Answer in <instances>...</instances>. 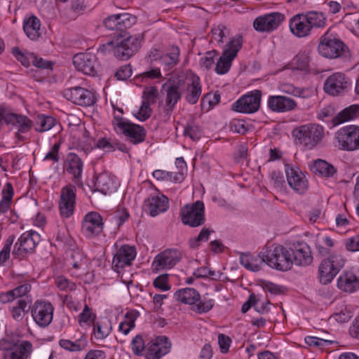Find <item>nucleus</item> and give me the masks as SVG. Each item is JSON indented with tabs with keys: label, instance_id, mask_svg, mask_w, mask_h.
Instances as JSON below:
<instances>
[{
	"label": "nucleus",
	"instance_id": "obj_2",
	"mask_svg": "<svg viewBox=\"0 0 359 359\" xmlns=\"http://www.w3.org/2000/svg\"><path fill=\"white\" fill-rule=\"evenodd\" d=\"M259 257L269 266L278 271H287L292 266L290 248L282 245L265 246L259 252Z\"/></svg>",
	"mask_w": 359,
	"mask_h": 359
},
{
	"label": "nucleus",
	"instance_id": "obj_42",
	"mask_svg": "<svg viewBox=\"0 0 359 359\" xmlns=\"http://www.w3.org/2000/svg\"><path fill=\"white\" fill-rule=\"evenodd\" d=\"M96 147L99 149H106L107 151L118 149L123 152H128V149L124 144L106 138L100 139L97 142Z\"/></svg>",
	"mask_w": 359,
	"mask_h": 359
},
{
	"label": "nucleus",
	"instance_id": "obj_26",
	"mask_svg": "<svg viewBox=\"0 0 359 359\" xmlns=\"http://www.w3.org/2000/svg\"><path fill=\"white\" fill-rule=\"evenodd\" d=\"M136 257V250L133 246L123 245L115 254L112 266L116 270L123 269L126 266H130L132 261Z\"/></svg>",
	"mask_w": 359,
	"mask_h": 359
},
{
	"label": "nucleus",
	"instance_id": "obj_13",
	"mask_svg": "<svg viewBox=\"0 0 359 359\" xmlns=\"http://www.w3.org/2000/svg\"><path fill=\"white\" fill-rule=\"evenodd\" d=\"M349 79L342 73H334L327 78L324 90L332 96L344 95L351 88Z\"/></svg>",
	"mask_w": 359,
	"mask_h": 359
},
{
	"label": "nucleus",
	"instance_id": "obj_30",
	"mask_svg": "<svg viewBox=\"0 0 359 359\" xmlns=\"http://www.w3.org/2000/svg\"><path fill=\"white\" fill-rule=\"evenodd\" d=\"M303 14H298L291 18L290 29L291 32L297 37H306L311 34V26L306 22Z\"/></svg>",
	"mask_w": 359,
	"mask_h": 359
},
{
	"label": "nucleus",
	"instance_id": "obj_12",
	"mask_svg": "<svg viewBox=\"0 0 359 359\" xmlns=\"http://www.w3.org/2000/svg\"><path fill=\"white\" fill-rule=\"evenodd\" d=\"M40 241L41 236L37 232L26 231L20 236L15 243L13 255L17 257H24L28 253H33Z\"/></svg>",
	"mask_w": 359,
	"mask_h": 359
},
{
	"label": "nucleus",
	"instance_id": "obj_43",
	"mask_svg": "<svg viewBox=\"0 0 359 359\" xmlns=\"http://www.w3.org/2000/svg\"><path fill=\"white\" fill-rule=\"evenodd\" d=\"M60 346L69 351H79L83 350L87 345L86 340L79 339L75 341H72L68 339H60L59 341Z\"/></svg>",
	"mask_w": 359,
	"mask_h": 359
},
{
	"label": "nucleus",
	"instance_id": "obj_54",
	"mask_svg": "<svg viewBox=\"0 0 359 359\" xmlns=\"http://www.w3.org/2000/svg\"><path fill=\"white\" fill-rule=\"evenodd\" d=\"M131 346L134 354L137 356L141 355L142 351L147 349V346L140 335H137L133 339Z\"/></svg>",
	"mask_w": 359,
	"mask_h": 359
},
{
	"label": "nucleus",
	"instance_id": "obj_47",
	"mask_svg": "<svg viewBox=\"0 0 359 359\" xmlns=\"http://www.w3.org/2000/svg\"><path fill=\"white\" fill-rule=\"evenodd\" d=\"M27 305V302L25 299H20L18 301L17 306H13L11 309L13 319L18 321L22 319L24 313L26 312Z\"/></svg>",
	"mask_w": 359,
	"mask_h": 359
},
{
	"label": "nucleus",
	"instance_id": "obj_17",
	"mask_svg": "<svg viewBox=\"0 0 359 359\" xmlns=\"http://www.w3.org/2000/svg\"><path fill=\"white\" fill-rule=\"evenodd\" d=\"M284 20V14L279 12L270 13L256 18L253 27L259 32H271L276 29Z\"/></svg>",
	"mask_w": 359,
	"mask_h": 359
},
{
	"label": "nucleus",
	"instance_id": "obj_59",
	"mask_svg": "<svg viewBox=\"0 0 359 359\" xmlns=\"http://www.w3.org/2000/svg\"><path fill=\"white\" fill-rule=\"evenodd\" d=\"M132 67L129 65L121 66L115 73V77L119 81H125L132 75Z\"/></svg>",
	"mask_w": 359,
	"mask_h": 359
},
{
	"label": "nucleus",
	"instance_id": "obj_8",
	"mask_svg": "<svg viewBox=\"0 0 359 359\" xmlns=\"http://www.w3.org/2000/svg\"><path fill=\"white\" fill-rule=\"evenodd\" d=\"M243 39L241 36L233 38L223 50L222 56L219 58L216 66L215 72L218 74L227 73L231 66L233 60L236 57L238 52L241 48Z\"/></svg>",
	"mask_w": 359,
	"mask_h": 359
},
{
	"label": "nucleus",
	"instance_id": "obj_29",
	"mask_svg": "<svg viewBox=\"0 0 359 359\" xmlns=\"http://www.w3.org/2000/svg\"><path fill=\"white\" fill-rule=\"evenodd\" d=\"M337 287L344 292H354L359 289V276L351 271H344L338 278Z\"/></svg>",
	"mask_w": 359,
	"mask_h": 359
},
{
	"label": "nucleus",
	"instance_id": "obj_23",
	"mask_svg": "<svg viewBox=\"0 0 359 359\" xmlns=\"http://www.w3.org/2000/svg\"><path fill=\"white\" fill-rule=\"evenodd\" d=\"M170 348V344L166 337L160 336L151 340L147 345V359H160L168 353Z\"/></svg>",
	"mask_w": 359,
	"mask_h": 359
},
{
	"label": "nucleus",
	"instance_id": "obj_3",
	"mask_svg": "<svg viewBox=\"0 0 359 359\" xmlns=\"http://www.w3.org/2000/svg\"><path fill=\"white\" fill-rule=\"evenodd\" d=\"M318 50L322 56L330 59L341 58L347 61L351 56L348 47L343 41L328 32L322 36Z\"/></svg>",
	"mask_w": 359,
	"mask_h": 359
},
{
	"label": "nucleus",
	"instance_id": "obj_22",
	"mask_svg": "<svg viewBox=\"0 0 359 359\" xmlns=\"http://www.w3.org/2000/svg\"><path fill=\"white\" fill-rule=\"evenodd\" d=\"M76 187L68 185L62 189L59 203L60 212L62 217H69L74 212Z\"/></svg>",
	"mask_w": 359,
	"mask_h": 359
},
{
	"label": "nucleus",
	"instance_id": "obj_35",
	"mask_svg": "<svg viewBox=\"0 0 359 359\" xmlns=\"http://www.w3.org/2000/svg\"><path fill=\"white\" fill-rule=\"evenodd\" d=\"M65 169L74 176V182L77 183L81 177L83 162L78 155L70 153L67 158Z\"/></svg>",
	"mask_w": 359,
	"mask_h": 359
},
{
	"label": "nucleus",
	"instance_id": "obj_41",
	"mask_svg": "<svg viewBox=\"0 0 359 359\" xmlns=\"http://www.w3.org/2000/svg\"><path fill=\"white\" fill-rule=\"evenodd\" d=\"M55 119L52 116L39 115L35 121V130L41 133L48 131L55 125Z\"/></svg>",
	"mask_w": 359,
	"mask_h": 359
},
{
	"label": "nucleus",
	"instance_id": "obj_39",
	"mask_svg": "<svg viewBox=\"0 0 359 359\" xmlns=\"http://www.w3.org/2000/svg\"><path fill=\"white\" fill-rule=\"evenodd\" d=\"M311 170L315 174L327 177L333 176L337 171L332 165L321 159L313 163Z\"/></svg>",
	"mask_w": 359,
	"mask_h": 359
},
{
	"label": "nucleus",
	"instance_id": "obj_6",
	"mask_svg": "<svg viewBox=\"0 0 359 359\" xmlns=\"http://www.w3.org/2000/svg\"><path fill=\"white\" fill-rule=\"evenodd\" d=\"M112 123L117 133L119 132L125 135L128 140L134 144L141 143L145 139L146 130L140 125L130 123L118 116H114Z\"/></svg>",
	"mask_w": 359,
	"mask_h": 359
},
{
	"label": "nucleus",
	"instance_id": "obj_37",
	"mask_svg": "<svg viewBox=\"0 0 359 359\" xmlns=\"http://www.w3.org/2000/svg\"><path fill=\"white\" fill-rule=\"evenodd\" d=\"M174 298L184 304L195 305L200 300V294L196 290L187 287L177 290L174 294Z\"/></svg>",
	"mask_w": 359,
	"mask_h": 359
},
{
	"label": "nucleus",
	"instance_id": "obj_16",
	"mask_svg": "<svg viewBox=\"0 0 359 359\" xmlns=\"http://www.w3.org/2000/svg\"><path fill=\"white\" fill-rule=\"evenodd\" d=\"M54 307L50 302L38 300L32 308V316L41 327H46L53 320Z\"/></svg>",
	"mask_w": 359,
	"mask_h": 359
},
{
	"label": "nucleus",
	"instance_id": "obj_9",
	"mask_svg": "<svg viewBox=\"0 0 359 359\" xmlns=\"http://www.w3.org/2000/svg\"><path fill=\"white\" fill-rule=\"evenodd\" d=\"M182 222L191 227L203 225L205 222L204 203L197 201L192 204H187L181 209Z\"/></svg>",
	"mask_w": 359,
	"mask_h": 359
},
{
	"label": "nucleus",
	"instance_id": "obj_62",
	"mask_svg": "<svg viewBox=\"0 0 359 359\" xmlns=\"http://www.w3.org/2000/svg\"><path fill=\"white\" fill-rule=\"evenodd\" d=\"M153 285L155 287L163 291H166L170 289V286L168 284L167 275L158 276L157 278L154 279Z\"/></svg>",
	"mask_w": 359,
	"mask_h": 359
},
{
	"label": "nucleus",
	"instance_id": "obj_7",
	"mask_svg": "<svg viewBox=\"0 0 359 359\" xmlns=\"http://www.w3.org/2000/svg\"><path fill=\"white\" fill-rule=\"evenodd\" d=\"M345 259L340 255H332L323 259L318 268L320 282L324 285L330 283L344 267Z\"/></svg>",
	"mask_w": 359,
	"mask_h": 359
},
{
	"label": "nucleus",
	"instance_id": "obj_55",
	"mask_svg": "<svg viewBox=\"0 0 359 359\" xmlns=\"http://www.w3.org/2000/svg\"><path fill=\"white\" fill-rule=\"evenodd\" d=\"M225 29V27L222 25L212 29L211 31V42L216 41L218 44H222L224 43V38L226 37Z\"/></svg>",
	"mask_w": 359,
	"mask_h": 359
},
{
	"label": "nucleus",
	"instance_id": "obj_5",
	"mask_svg": "<svg viewBox=\"0 0 359 359\" xmlns=\"http://www.w3.org/2000/svg\"><path fill=\"white\" fill-rule=\"evenodd\" d=\"M293 136L307 149H313L324 136V129L321 126L309 124L301 126L292 131Z\"/></svg>",
	"mask_w": 359,
	"mask_h": 359
},
{
	"label": "nucleus",
	"instance_id": "obj_28",
	"mask_svg": "<svg viewBox=\"0 0 359 359\" xmlns=\"http://www.w3.org/2000/svg\"><path fill=\"white\" fill-rule=\"evenodd\" d=\"M296 105L294 100L285 96H270L268 100V107L273 111H291L295 108Z\"/></svg>",
	"mask_w": 359,
	"mask_h": 359
},
{
	"label": "nucleus",
	"instance_id": "obj_52",
	"mask_svg": "<svg viewBox=\"0 0 359 359\" xmlns=\"http://www.w3.org/2000/svg\"><path fill=\"white\" fill-rule=\"evenodd\" d=\"M304 341L307 345L319 348H323V347L332 344V341L313 336H308L305 337Z\"/></svg>",
	"mask_w": 359,
	"mask_h": 359
},
{
	"label": "nucleus",
	"instance_id": "obj_19",
	"mask_svg": "<svg viewBox=\"0 0 359 359\" xmlns=\"http://www.w3.org/2000/svg\"><path fill=\"white\" fill-rule=\"evenodd\" d=\"M182 254L179 250L166 249L155 257L152 267L156 271L164 269H171L182 259Z\"/></svg>",
	"mask_w": 359,
	"mask_h": 359
},
{
	"label": "nucleus",
	"instance_id": "obj_61",
	"mask_svg": "<svg viewBox=\"0 0 359 359\" xmlns=\"http://www.w3.org/2000/svg\"><path fill=\"white\" fill-rule=\"evenodd\" d=\"M271 179L273 186L278 189H281L285 186L283 175L277 170H273L271 173Z\"/></svg>",
	"mask_w": 359,
	"mask_h": 359
},
{
	"label": "nucleus",
	"instance_id": "obj_32",
	"mask_svg": "<svg viewBox=\"0 0 359 359\" xmlns=\"http://www.w3.org/2000/svg\"><path fill=\"white\" fill-rule=\"evenodd\" d=\"M146 206L148 208L150 215L155 217L168 209V199L163 195L152 196L146 201Z\"/></svg>",
	"mask_w": 359,
	"mask_h": 359
},
{
	"label": "nucleus",
	"instance_id": "obj_57",
	"mask_svg": "<svg viewBox=\"0 0 359 359\" xmlns=\"http://www.w3.org/2000/svg\"><path fill=\"white\" fill-rule=\"evenodd\" d=\"M151 102L143 100L142 105L140 108L138 116L137 118L140 121H145L151 116V108L150 104Z\"/></svg>",
	"mask_w": 359,
	"mask_h": 359
},
{
	"label": "nucleus",
	"instance_id": "obj_48",
	"mask_svg": "<svg viewBox=\"0 0 359 359\" xmlns=\"http://www.w3.org/2000/svg\"><path fill=\"white\" fill-rule=\"evenodd\" d=\"M210 234V231L208 229L203 228L197 237L189 240V247L192 249L197 248L200 245V242H206L208 241Z\"/></svg>",
	"mask_w": 359,
	"mask_h": 359
},
{
	"label": "nucleus",
	"instance_id": "obj_20",
	"mask_svg": "<svg viewBox=\"0 0 359 359\" xmlns=\"http://www.w3.org/2000/svg\"><path fill=\"white\" fill-rule=\"evenodd\" d=\"M76 69L83 74L94 76L97 74L98 63L95 55L90 53H80L73 57Z\"/></svg>",
	"mask_w": 359,
	"mask_h": 359
},
{
	"label": "nucleus",
	"instance_id": "obj_49",
	"mask_svg": "<svg viewBox=\"0 0 359 359\" xmlns=\"http://www.w3.org/2000/svg\"><path fill=\"white\" fill-rule=\"evenodd\" d=\"M15 241L13 235L9 236L4 243L2 250L0 252V264H4L10 257L11 246Z\"/></svg>",
	"mask_w": 359,
	"mask_h": 359
},
{
	"label": "nucleus",
	"instance_id": "obj_18",
	"mask_svg": "<svg viewBox=\"0 0 359 359\" xmlns=\"http://www.w3.org/2000/svg\"><path fill=\"white\" fill-rule=\"evenodd\" d=\"M62 95L67 100L83 107H89L95 102L94 94L80 86L65 89L62 91Z\"/></svg>",
	"mask_w": 359,
	"mask_h": 359
},
{
	"label": "nucleus",
	"instance_id": "obj_44",
	"mask_svg": "<svg viewBox=\"0 0 359 359\" xmlns=\"http://www.w3.org/2000/svg\"><path fill=\"white\" fill-rule=\"evenodd\" d=\"M214 304V300L209 298L206 294L195 304L194 311L198 313H207L212 309Z\"/></svg>",
	"mask_w": 359,
	"mask_h": 359
},
{
	"label": "nucleus",
	"instance_id": "obj_33",
	"mask_svg": "<svg viewBox=\"0 0 359 359\" xmlns=\"http://www.w3.org/2000/svg\"><path fill=\"white\" fill-rule=\"evenodd\" d=\"M240 263L246 269L252 272H257L261 270L262 265L265 260L260 258L259 253L256 256L248 252H241L239 257Z\"/></svg>",
	"mask_w": 359,
	"mask_h": 359
},
{
	"label": "nucleus",
	"instance_id": "obj_24",
	"mask_svg": "<svg viewBox=\"0 0 359 359\" xmlns=\"http://www.w3.org/2000/svg\"><path fill=\"white\" fill-rule=\"evenodd\" d=\"M102 216L96 212L86 215L82 222V231L88 237L99 235L103 230Z\"/></svg>",
	"mask_w": 359,
	"mask_h": 359
},
{
	"label": "nucleus",
	"instance_id": "obj_63",
	"mask_svg": "<svg viewBox=\"0 0 359 359\" xmlns=\"http://www.w3.org/2000/svg\"><path fill=\"white\" fill-rule=\"evenodd\" d=\"M30 59L32 60V63L38 68L52 69V63L50 62L44 60L41 57H37L34 54L30 55Z\"/></svg>",
	"mask_w": 359,
	"mask_h": 359
},
{
	"label": "nucleus",
	"instance_id": "obj_21",
	"mask_svg": "<svg viewBox=\"0 0 359 359\" xmlns=\"http://www.w3.org/2000/svg\"><path fill=\"white\" fill-rule=\"evenodd\" d=\"M285 171L289 186L297 193L304 194L308 189V181L304 173L288 164L285 165Z\"/></svg>",
	"mask_w": 359,
	"mask_h": 359
},
{
	"label": "nucleus",
	"instance_id": "obj_60",
	"mask_svg": "<svg viewBox=\"0 0 359 359\" xmlns=\"http://www.w3.org/2000/svg\"><path fill=\"white\" fill-rule=\"evenodd\" d=\"M158 89L156 86H151L147 88L144 92L142 98L151 103H155L158 97Z\"/></svg>",
	"mask_w": 359,
	"mask_h": 359
},
{
	"label": "nucleus",
	"instance_id": "obj_56",
	"mask_svg": "<svg viewBox=\"0 0 359 359\" xmlns=\"http://www.w3.org/2000/svg\"><path fill=\"white\" fill-rule=\"evenodd\" d=\"M218 55V53L217 50H211L206 53L205 55L201 58L200 60V64L202 67H205V69H210L213 63H214V58Z\"/></svg>",
	"mask_w": 359,
	"mask_h": 359
},
{
	"label": "nucleus",
	"instance_id": "obj_50",
	"mask_svg": "<svg viewBox=\"0 0 359 359\" xmlns=\"http://www.w3.org/2000/svg\"><path fill=\"white\" fill-rule=\"evenodd\" d=\"M55 285L62 291H73L76 288V285L74 282L69 281L63 276H58L55 279Z\"/></svg>",
	"mask_w": 359,
	"mask_h": 359
},
{
	"label": "nucleus",
	"instance_id": "obj_31",
	"mask_svg": "<svg viewBox=\"0 0 359 359\" xmlns=\"http://www.w3.org/2000/svg\"><path fill=\"white\" fill-rule=\"evenodd\" d=\"M95 191L106 195L116 189L115 178L107 172L100 174L95 181Z\"/></svg>",
	"mask_w": 359,
	"mask_h": 359
},
{
	"label": "nucleus",
	"instance_id": "obj_58",
	"mask_svg": "<svg viewBox=\"0 0 359 359\" xmlns=\"http://www.w3.org/2000/svg\"><path fill=\"white\" fill-rule=\"evenodd\" d=\"M280 90L283 93L297 97H304V90L294 87L290 83H283L280 86Z\"/></svg>",
	"mask_w": 359,
	"mask_h": 359
},
{
	"label": "nucleus",
	"instance_id": "obj_51",
	"mask_svg": "<svg viewBox=\"0 0 359 359\" xmlns=\"http://www.w3.org/2000/svg\"><path fill=\"white\" fill-rule=\"evenodd\" d=\"M184 135L189 136L194 141H196L201 138L202 132L198 126L191 123L187 124L184 127Z\"/></svg>",
	"mask_w": 359,
	"mask_h": 359
},
{
	"label": "nucleus",
	"instance_id": "obj_10",
	"mask_svg": "<svg viewBox=\"0 0 359 359\" xmlns=\"http://www.w3.org/2000/svg\"><path fill=\"white\" fill-rule=\"evenodd\" d=\"M4 123L18 129L16 137L20 140H22V137L19 133H27L32 127V121L26 116L10 112L0 107V130Z\"/></svg>",
	"mask_w": 359,
	"mask_h": 359
},
{
	"label": "nucleus",
	"instance_id": "obj_38",
	"mask_svg": "<svg viewBox=\"0 0 359 359\" xmlns=\"http://www.w3.org/2000/svg\"><path fill=\"white\" fill-rule=\"evenodd\" d=\"M32 350V344L22 341L13 351L5 352L4 359H27Z\"/></svg>",
	"mask_w": 359,
	"mask_h": 359
},
{
	"label": "nucleus",
	"instance_id": "obj_64",
	"mask_svg": "<svg viewBox=\"0 0 359 359\" xmlns=\"http://www.w3.org/2000/svg\"><path fill=\"white\" fill-rule=\"evenodd\" d=\"M346 248L349 251H359V235L347 239L346 241Z\"/></svg>",
	"mask_w": 359,
	"mask_h": 359
},
{
	"label": "nucleus",
	"instance_id": "obj_40",
	"mask_svg": "<svg viewBox=\"0 0 359 359\" xmlns=\"http://www.w3.org/2000/svg\"><path fill=\"white\" fill-rule=\"evenodd\" d=\"M304 15L306 19V22L311 26V29L323 27L325 25L326 18L321 12L311 11Z\"/></svg>",
	"mask_w": 359,
	"mask_h": 359
},
{
	"label": "nucleus",
	"instance_id": "obj_45",
	"mask_svg": "<svg viewBox=\"0 0 359 359\" xmlns=\"http://www.w3.org/2000/svg\"><path fill=\"white\" fill-rule=\"evenodd\" d=\"M251 306H253L259 313L264 312L266 309V306L264 305V303H262V305L259 306V300L257 299L255 294H251L248 300L243 304L241 307L242 313H245Z\"/></svg>",
	"mask_w": 359,
	"mask_h": 359
},
{
	"label": "nucleus",
	"instance_id": "obj_53",
	"mask_svg": "<svg viewBox=\"0 0 359 359\" xmlns=\"http://www.w3.org/2000/svg\"><path fill=\"white\" fill-rule=\"evenodd\" d=\"M110 330L111 327H108L107 325L104 326L102 323H93V332L96 339H105L109 334Z\"/></svg>",
	"mask_w": 359,
	"mask_h": 359
},
{
	"label": "nucleus",
	"instance_id": "obj_36",
	"mask_svg": "<svg viewBox=\"0 0 359 359\" xmlns=\"http://www.w3.org/2000/svg\"><path fill=\"white\" fill-rule=\"evenodd\" d=\"M40 27V20L34 15L25 18L23 20V30L31 40H37L41 36Z\"/></svg>",
	"mask_w": 359,
	"mask_h": 359
},
{
	"label": "nucleus",
	"instance_id": "obj_1",
	"mask_svg": "<svg viewBox=\"0 0 359 359\" xmlns=\"http://www.w3.org/2000/svg\"><path fill=\"white\" fill-rule=\"evenodd\" d=\"M136 22V18L129 13L111 15L104 20V26L110 30L113 39L100 46L99 50L105 53L112 50L116 57L126 60L131 57L140 48V41L137 36L128 35L126 29Z\"/></svg>",
	"mask_w": 359,
	"mask_h": 359
},
{
	"label": "nucleus",
	"instance_id": "obj_4",
	"mask_svg": "<svg viewBox=\"0 0 359 359\" xmlns=\"http://www.w3.org/2000/svg\"><path fill=\"white\" fill-rule=\"evenodd\" d=\"M163 89L166 94L164 110L167 114H170L185 91V81L183 76L170 78L163 85Z\"/></svg>",
	"mask_w": 359,
	"mask_h": 359
},
{
	"label": "nucleus",
	"instance_id": "obj_34",
	"mask_svg": "<svg viewBox=\"0 0 359 359\" xmlns=\"http://www.w3.org/2000/svg\"><path fill=\"white\" fill-rule=\"evenodd\" d=\"M359 118V104L346 107L332 118L333 126Z\"/></svg>",
	"mask_w": 359,
	"mask_h": 359
},
{
	"label": "nucleus",
	"instance_id": "obj_46",
	"mask_svg": "<svg viewBox=\"0 0 359 359\" xmlns=\"http://www.w3.org/2000/svg\"><path fill=\"white\" fill-rule=\"evenodd\" d=\"M136 316L133 313H127L125 315L124 320L118 326V330L124 334H128L129 332L135 327V320Z\"/></svg>",
	"mask_w": 359,
	"mask_h": 359
},
{
	"label": "nucleus",
	"instance_id": "obj_27",
	"mask_svg": "<svg viewBox=\"0 0 359 359\" xmlns=\"http://www.w3.org/2000/svg\"><path fill=\"white\" fill-rule=\"evenodd\" d=\"M184 81L186 90L185 100L188 103L194 104L198 101L202 92L200 79L198 76L194 75L191 76L190 79H184Z\"/></svg>",
	"mask_w": 359,
	"mask_h": 359
},
{
	"label": "nucleus",
	"instance_id": "obj_11",
	"mask_svg": "<svg viewBox=\"0 0 359 359\" xmlns=\"http://www.w3.org/2000/svg\"><path fill=\"white\" fill-rule=\"evenodd\" d=\"M339 147L346 151L359 149V126L343 127L335 133Z\"/></svg>",
	"mask_w": 359,
	"mask_h": 359
},
{
	"label": "nucleus",
	"instance_id": "obj_25",
	"mask_svg": "<svg viewBox=\"0 0 359 359\" xmlns=\"http://www.w3.org/2000/svg\"><path fill=\"white\" fill-rule=\"evenodd\" d=\"M292 253V264L298 266L309 265L313 260L309 245L303 242H297L290 247Z\"/></svg>",
	"mask_w": 359,
	"mask_h": 359
},
{
	"label": "nucleus",
	"instance_id": "obj_14",
	"mask_svg": "<svg viewBox=\"0 0 359 359\" xmlns=\"http://www.w3.org/2000/svg\"><path fill=\"white\" fill-rule=\"evenodd\" d=\"M261 96L262 93L259 90L244 95L232 104V109L240 113H255L259 109Z\"/></svg>",
	"mask_w": 359,
	"mask_h": 359
},
{
	"label": "nucleus",
	"instance_id": "obj_15",
	"mask_svg": "<svg viewBox=\"0 0 359 359\" xmlns=\"http://www.w3.org/2000/svg\"><path fill=\"white\" fill-rule=\"evenodd\" d=\"M180 50L177 47H172L170 53L162 55L157 49H152L148 55L151 64H156L165 72L171 69L178 62Z\"/></svg>",
	"mask_w": 359,
	"mask_h": 359
}]
</instances>
